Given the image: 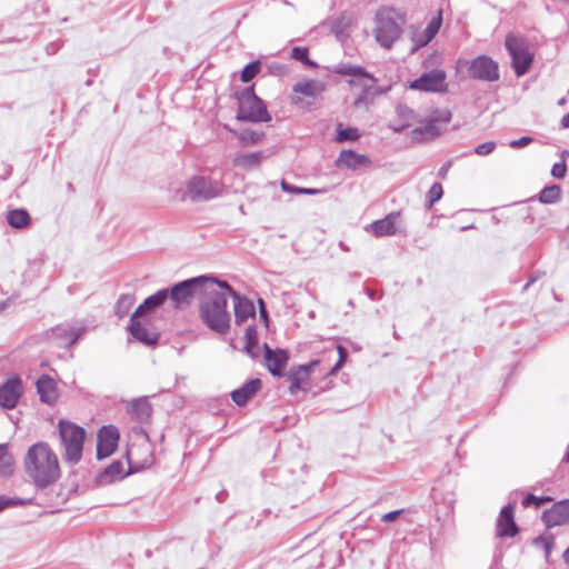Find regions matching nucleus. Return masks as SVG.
<instances>
[{
  "instance_id": "nucleus-44",
  "label": "nucleus",
  "mask_w": 569,
  "mask_h": 569,
  "mask_svg": "<svg viewBox=\"0 0 569 569\" xmlns=\"http://www.w3.org/2000/svg\"><path fill=\"white\" fill-rule=\"evenodd\" d=\"M335 349L337 350V352L339 355V359L336 362V365L329 369V372H328L329 375H335L341 368V366L347 357V351L343 347L338 346V345L336 346L332 343V349L330 351L332 352Z\"/></svg>"
},
{
  "instance_id": "nucleus-1",
  "label": "nucleus",
  "mask_w": 569,
  "mask_h": 569,
  "mask_svg": "<svg viewBox=\"0 0 569 569\" xmlns=\"http://www.w3.org/2000/svg\"><path fill=\"white\" fill-rule=\"evenodd\" d=\"M232 288L226 281L212 278L199 301V318L211 331L224 336L231 327L228 297Z\"/></svg>"
},
{
  "instance_id": "nucleus-16",
  "label": "nucleus",
  "mask_w": 569,
  "mask_h": 569,
  "mask_svg": "<svg viewBox=\"0 0 569 569\" xmlns=\"http://www.w3.org/2000/svg\"><path fill=\"white\" fill-rule=\"evenodd\" d=\"M371 164L369 157L359 154L353 150H342L336 160V166L341 169L356 170L361 167H368Z\"/></svg>"
},
{
  "instance_id": "nucleus-15",
  "label": "nucleus",
  "mask_w": 569,
  "mask_h": 569,
  "mask_svg": "<svg viewBox=\"0 0 569 569\" xmlns=\"http://www.w3.org/2000/svg\"><path fill=\"white\" fill-rule=\"evenodd\" d=\"M229 297L233 299L234 320L237 325L243 323L247 319L254 317L256 309L251 300L240 296L232 289Z\"/></svg>"
},
{
  "instance_id": "nucleus-47",
  "label": "nucleus",
  "mask_w": 569,
  "mask_h": 569,
  "mask_svg": "<svg viewBox=\"0 0 569 569\" xmlns=\"http://www.w3.org/2000/svg\"><path fill=\"white\" fill-rule=\"evenodd\" d=\"M496 149V143L493 141H487L485 143L478 144L475 149V153L478 156H488L493 152Z\"/></svg>"
},
{
  "instance_id": "nucleus-34",
  "label": "nucleus",
  "mask_w": 569,
  "mask_h": 569,
  "mask_svg": "<svg viewBox=\"0 0 569 569\" xmlns=\"http://www.w3.org/2000/svg\"><path fill=\"white\" fill-rule=\"evenodd\" d=\"M134 303V297L131 295H123L119 298L116 305V315L119 318H123L128 315L129 310Z\"/></svg>"
},
{
  "instance_id": "nucleus-28",
  "label": "nucleus",
  "mask_w": 569,
  "mask_h": 569,
  "mask_svg": "<svg viewBox=\"0 0 569 569\" xmlns=\"http://www.w3.org/2000/svg\"><path fill=\"white\" fill-rule=\"evenodd\" d=\"M37 389L43 402L52 403L56 398V387L51 378L43 376L37 381Z\"/></svg>"
},
{
  "instance_id": "nucleus-46",
  "label": "nucleus",
  "mask_w": 569,
  "mask_h": 569,
  "mask_svg": "<svg viewBox=\"0 0 569 569\" xmlns=\"http://www.w3.org/2000/svg\"><path fill=\"white\" fill-rule=\"evenodd\" d=\"M246 337H247V345H246V350L249 355L251 356H254L252 349L253 347L256 346L257 341H256V329L251 326H249L247 329H246Z\"/></svg>"
},
{
  "instance_id": "nucleus-45",
  "label": "nucleus",
  "mask_w": 569,
  "mask_h": 569,
  "mask_svg": "<svg viewBox=\"0 0 569 569\" xmlns=\"http://www.w3.org/2000/svg\"><path fill=\"white\" fill-rule=\"evenodd\" d=\"M550 500H551L550 497H537L535 495H528L522 500V506L523 507H530V506L540 507L541 505H543L545 502H548Z\"/></svg>"
},
{
  "instance_id": "nucleus-56",
  "label": "nucleus",
  "mask_w": 569,
  "mask_h": 569,
  "mask_svg": "<svg viewBox=\"0 0 569 569\" xmlns=\"http://www.w3.org/2000/svg\"><path fill=\"white\" fill-rule=\"evenodd\" d=\"M565 561L569 565V548L563 553Z\"/></svg>"
},
{
  "instance_id": "nucleus-9",
  "label": "nucleus",
  "mask_w": 569,
  "mask_h": 569,
  "mask_svg": "<svg viewBox=\"0 0 569 569\" xmlns=\"http://www.w3.org/2000/svg\"><path fill=\"white\" fill-rule=\"evenodd\" d=\"M366 231L375 237H392L406 233L407 222L401 211H392L382 219H378L366 227Z\"/></svg>"
},
{
  "instance_id": "nucleus-17",
  "label": "nucleus",
  "mask_w": 569,
  "mask_h": 569,
  "mask_svg": "<svg viewBox=\"0 0 569 569\" xmlns=\"http://www.w3.org/2000/svg\"><path fill=\"white\" fill-rule=\"evenodd\" d=\"M126 410L139 422H147L152 413V407L147 397L126 401Z\"/></svg>"
},
{
  "instance_id": "nucleus-39",
  "label": "nucleus",
  "mask_w": 569,
  "mask_h": 569,
  "mask_svg": "<svg viewBox=\"0 0 569 569\" xmlns=\"http://www.w3.org/2000/svg\"><path fill=\"white\" fill-rule=\"evenodd\" d=\"M124 475L123 467L120 461L112 462L109 467L104 469L103 476L109 478V480H116L122 478Z\"/></svg>"
},
{
  "instance_id": "nucleus-3",
  "label": "nucleus",
  "mask_w": 569,
  "mask_h": 569,
  "mask_svg": "<svg viewBox=\"0 0 569 569\" xmlns=\"http://www.w3.org/2000/svg\"><path fill=\"white\" fill-rule=\"evenodd\" d=\"M212 278L200 276L181 281L169 290V301L174 309H182L191 305L194 297H201Z\"/></svg>"
},
{
  "instance_id": "nucleus-48",
  "label": "nucleus",
  "mask_w": 569,
  "mask_h": 569,
  "mask_svg": "<svg viewBox=\"0 0 569 569\" xmlns=\"http://www.w3.org/2000/svg\"><path fill=\"white\" fill-rule=\"evenodd\" d=\"M566 173H567V166H566L565 161L556 162L552 166V169H551L552 177H555L557 179H563L566 177Z\"/></svg>"
},
{
  "instance_id": "nucleus-21",
  "label": "nucleus",
  "mask_w": 569,
  "mask_h": 569,
  "mask_svg": "<svg viewBox=\"0 0 569 569\" xmlns=\"http://www.w3.org/2000/svg\"><path fill=\"white\" fill-rule=\"evenodd\" d=\"M169 298V290L162 289L157 291L154 295L148 297L143 303H141L136 311L133 312V318L146 316L147 313L153 311L156 308L163 305Z\"/></svg>"
},
{
  "instance_id": "nucleus-12",
  "label": "nucleus",
  "mask_w": 569,
  "mask_h": 569,
  "mask_svg": "<svg viewBox=\"0 0 569 569\" xmlns=\"http://www.w3.org/2000/svg\"><path fill=\"white\" fill-rule=\"evenodd\" d=\"M23 393L22 380L18 375H11L0 386V406L4 409H13Z\"/></svg>"
},
{
  "instance_id": "nucleus-49",
  "label": "nucleus",
  "mask_w": 569,
  "mask_h": 569,
  "mask_svg": "<svg viewBox=\"0 0 569 569\" xmlns=\"http://www.w3.org/2000/svg\"><path fill=\"white\" fill-rule=\"evenodd\" d=\"M532 140L533 139L531 137L525 136V137H521L520 139L510 141L509 146L513 149H519V148H523V147L530 144L532 142Z\"/></svg>"
},
{
  "instance_id": "nucleus-14",
  "label": "nucleus",
  "mask_w": 569,
  "mask_h": 569,
  "mask_svg": "<svg viewBox=\"0 0 569 569\" xmlns=\"http://www.w3.org/2000/svg\"><path fill=\"white\" fill-rule=\"evenodd\" d=\"M542 520L547 527L563 526L569 523V499L556 502L542 513Z\"/></svg>"
},
{
  "instance_id": "nucleus-5",
  "label": "nucleus",
  "mask_w": 569,
  "mask_h": 569,
  "mask_svg": "<svg viewBox=\"0 0 569 569\" xmlns=\"http://www.w3.org/2000/svg\"><path fill=\"white\" fill-rule=\"evenodd\" d=\"M59 435L64 448V459L71 465H76L82 457L84 430L69 421L59 422Z\"/></svg>"
},
{
  "instance_id": "nucleus-33",
  "label": "nucleus",
  "mask_w": 569,
  "mask_h": 569,
  "mask_svg": "<svg viewBox=\"0 0 569 569\" xmlns=\"http://www.w3.org/2000/svg\"><path fill=\"white\" fill-rule=\"evenodd\" d=\"M561 196V188L558 184L547 186L539 193V201L545 204L556 203Z\"/></svg>"
},
{
  "instance_id": "nucleus-59",
  "label": "nucleus",
  "mask_w": 569,
  "mask_h": 569,
  "mask_svg": "<svg viewBox=\"0 0 569 569\" xmlns=\"http://www.w3.org/2000/svg\"><path fill=\"white\" fill-rule=\"evenodd\" d=\"M565 102H566L565 98L559 100V104H561V106L565 104Z\"/></svg>"
},
{
  "instance_id": "nucleus-55",
  "label": "nucleus",
  "mask_w": 569,
  "mask_h": 569,
  "mask_svg": "<svg viewBox=\"0 0 569 569\" xmlns=\"http://www.w3.org/2000/svg\"><path fill=\"white\" fill-rule=\"evenodd\" d=\"M259 302L261 305V316L266 318L267 317V312H266V310L263 308V302H262V300H259Z\"/></svg>"
},
{
  "instance_id": "nucleus-27",
  "label": "nucleus",
  "mask_w": 569,
  "mask_h": 569,
  "mask_svg": "<svg viewBox=\"0 0 569 569\" xmlns=\"http://www.w3.org/2000/svg\"><path fill=\"white\" fill-rule=\"evenodd\" d=\"M325 90V84L317 80L300 81L293 86V91L305 97L316 98Z\"/></svg>"
},
{
  "instance_id": "nucleus-7",
  "label": "nucleus",
  "mask_w": 569,
  "mask_h": 569,
  "mask_svg": "<svg viewBox=\"0 0 569 569\" xmlns=\"http://www.w3.org/2000/svg\"><path fill=\"white\" fill-rule=\"evenodd\" d=\"M506 49L511 57L512 68L518 77L528 72L533 57L529 52L527 42L523 38L509 34L505 41Z\"/></svg>"
},
{
  "instance_id": "nucleus-32",
  "label": "nucleus",
  "mask_w": 569,
  "mask_h": 569,
  "mask_svg": "<svg viewBox=\"0 0 569 569\" xmlns=\"http://www.w3.org/2000/svg\"><path fill=\"white\" fill-rule=\"evenodd\" d=\"M14 460L6 443L0 445V476L7 477L13 472Z\"/></svg>"
},
{
  "instance_id": "nucleus-36",
  "label": "nucleus",
  "mask_w": 569,
  "mask_h": 569,
  "mask_svg": "<svg viewBox=\"0 0 569 569\" xmlns=\"http://www.w3.org/2000/svg\"><path fill=\"white\" fill-rule=\"evenodd\" d=\"M359 138L358 129L356 128H341V126L338 127L337 130V138L336 140L338 142H345V141H355Z\"/></svg>"
},
{
  "instance_id": "nucleus-40",
  "label": "nucleus",
  "mask_w": 569,
  "mask_h": 569,
  "mask_svg": "<svg viewBox=\"0 0 569 569\" xmlns=\"http://www.w3.org/2000/svg\"><path fill=\"white\" fill-rule=\"evenodd\" d=\"M291 57L297 60V61H300L307 66H316V63L313 61H311L309 59V53H308V49L305 48V47H295L292 48L291 50Z\"/></svg>"
},
{
  "instance_id": "nucleus-22",
  "label": "nucleus",
  "mask_w": 569,
  "mask_h": 569,
  "mask_svg": "<svg viewBox=\"0 0 569 569\" xmlns=\"http://www.w3.org/2000/svg\"><path fill=\"white\" fill-rule=\"evenodd\" d=\"M320 363V360H312L308 365L299 366L295 371H292L290 375V391L293 392L295 390L302 388V386L308 380L310 371L318 367Z\"/></svg>"
},
{
  "instance_id": "nucleus-30",
  "label": "nucleus",
  "mask_w": 569,
  "mask_h": 569,
  "mask_svg": "<svg viewBox=\"0 0 569 569\" xmlns=\"http://www.w3.org/2000/svg\"><path fill=\"white\" fill-rule=\"evenodd\" d=\"M7 222L12 228L21 229L29 224L30 214L24 209H13L7 213Z\"/></svg>"
},
{
  "instance_id": "nucleus-50",
  "label": "nucleus",
  "mask_w": 569,
  "mask_h": 569,
  "mask_svg": "<svg viewBox=\"0 0 569 569\" xmlns=\"http://www.w3.org/2000/svg\"><path fill=\"white\" fill-rule=\"evenodd\" d=\"M24 501L21 499H11L6 497H0V511L4 510L8 506L11 505H23Z\"/></svg>"
},
{
  "instance_id": "nucleus-38",
  "label": "nucleus",
  "mask_w": 569,
  "mask_h": 569,
  "mask_svg": "<svg viewBox=\"0 0 569 569\" xmlns=\"http://www.w3.org/2000/svg\"><path fill=\"white\" fill-rule=\"evenodd\" d=\"M443 196V189L441 183L435 182L428 193H427V202L428 207L431 208L437 201H439Z\"/></svg>"
},
{
  "instance_id": "nucleus-58",
  "label": "nucleus",
  "mask_w": 569,
  "mask_h": 569,
  "mask_svg": "<svg viewBox=\"0 0 569 569\" xmlns=\"http://www.w3.org/2000/svg\"><path fill=\"white\" fill-rule=\"evenodd\" d=\"M563 461L569 462V452L563 457Z\"/></svg>"
},
{
  "instance_id": "nucleus-37",
  "label": "nucleus",
  "mask_w": 569,
  "mask_h": 569,
  "mask_svg": "<svg viewBox=\"0 0 569 569\" xmlns=\"http://www.w3.org/2000/svg\"><path fill=\"white\" fill-rule=\"evenodd\" d=\"M533 543L537 546V547H540L543 549L545 551V557L546 559L549 558V555L555 546V538L549 535V536H541V537H538L533 540Z\"/></svg>"
},
{
  "instance_id": "nucleus-43",
  "label": "nucleus",
  "mask_w": 569,
  "mask_h": 569,
  "mask_svg": "<svg viewBox=\"0 0 569 569\" xmlns=\"http://www.w3.org/2000/svg\"><path fill=\"white\" fill-rule=\"evenodd\" d=\"M261 133L252 130H244L240 133V140L244 144H256L261 140Z\"/></svg>"
},
{
  "instance_id": "nucleus-10",
  "label": "nucleus",
  "mask_w": 569,
  "mask_h": 569,
  "mask_svg": "<svg viewBox=\"0 0 569 569\" xmlns=\"http://www.w3.org/2000/svg\"><path fill=\"white\" fill-rule=\"evenodd\" d=\"M468 74L471 79L493 82L499 80V66L490 57L482 54L467 61Z\"/></svg>"
},
{
  "instance_id": "nucleus-54",
  "label": "nucleus",
  "mask_w": 569,
  "mask_h": 569,
  "mask_svg": "<svg viewBox=\"0 0 569 569\" xmlns=\"http://www.w3.org/2000/svg\"><path fill=\"white\" fill-rule=\"evenodd\" d=\"M561 126L562 128H569V112L566 113L561 119Z\"/></svg>"
},
{
  "instance_id": "nucleus-31",
  "label": "nucleus",
  "mask_w": 569,
  "mask_h": 569,
  "mask_svg": "<svg viewBox=\"0 0 569 569\" xmlns=\"http://www.w3.org/2000/svg\"><path fill=\"white\" fill-rule=\"evenodd\" d=\"M440 134V130L435 121H429L422 127L415 128L412 130V139L415 140H426L431 139Z\"/></svg>"
},
{
  "instance_id": "nucleus-57",
  "label": "nucleus",
  "mask_w": 569,
  "mask_h": 569,
  "mask_svg": "<svg viewBox=\"0 0 569 569\" xmlns=\"http://www.w3.org/2000/svg\"><path fill=\"white\" fill-rule=\"evenodd\" d=\"M536 281V278L531 277L529 281L526 283L525 289H527L532 282Z\"/></svg>"
},
{
  "instance_id": "nucleus-51",
  "label": "nucleus",
  "mask_w": 569,
  "mask_h": 569,
  "mask_svg": "<svg viewBox=\"0 0 569 569\" xmlns=\"http://www.w3.org/2000/svg\"><path fill=\"white\" fill-rule=\"evenodd\" d=\"M400 513H401V510L390 511L382 516V521H385V522L395 521L399 517Z\"/></svg>"
},
{
  "instance_id": "nucleus-25",
  "label": "nucleus",
  "mask_w": 569,
  "mask_h": 569,
  "mask_svg": "<svg viewBox=\"0 0 569 569\" xmlns=\"http://www.w3.org/2000/svg\"><path fill=\"white\" fill-rule=\"evenodd\" d=\"M335 73L340 76H351L358 78L357 81L376 83V79L372 74L367 72L365 68L355 64H339L335 68Z\"/></svg>"
},
{
  "instance_id": "nucleus-19",
  "label": "nucleus",
  "mask_w": 569,
  "mask_h": 569,
  "mask_svg": "<svg viewBox=\"0 0 569 569\" xmlns=\"http://www.w3.org/2000/svg\"><path fill=\"white\" fill-rule=\"evenodd\" d=\"M264 360L268 370L273 376H281V370L286 367L288 355L284 350H272L268 345H264Z\"/></svg>"
},
{
  "instance_id": "nucleus-23",
  "label": "nucleus",
  "mask_w": 569,
  "mask_h": 569,
  "mask_svg": "<svg viewBox=\"0 0 569 569\" xmlns=\"http://www.w3.org/2000/svg\"><path fill=\"white\" fill-rule=\"evenodd\" d=\"M260 388V379H252L241 388L232 391L231 398L238 406H243L258 392Z\"/></svg>"
},
{
  "instance_id": "nucleus-13",
  "label": "nucleus",
  "mask_w": 569,
  "mask_h": 569,
  "mask_svg": "<svg viewBox=\"0 0 569 569\" xmlns=\"http://www.w3.org/2000/svg\"><path fill=\"white\" fill-rule=\"evenodd\" d=\"M119 431L113 426H104L98 433L97 457L103 459L113 453L118 447Z\"/></svg>"
},
{
  "instance_id": "nucleus-52",
  "label": "nucleus",
  "mask_w": 569,
  "mask_h": 569,
  "mask_svg": "<svg viewBox=\"0 0 569 569\" xmlns=\"http://www.w3.org/2000/svg\"><path fill=\"white\" fill-rule=\"evenodd\" d=\"M451 167V161H448L446 162L438 171V177L440 179H446L447 178V174H448V171Z\"/></svg>"
},
{
  "instance_id": "nucleus-2",
  "label": "nucleus",
  "mask_w": 569,
  "mask_h": 569,
  "mask_svg": "<svg viewBox=\"0 0 569 569\" xmlns=\"http://www.w3.org/2000/svg\"><path fill=\"white\" fill-rule=\"evenodd\" d=\"M23 470L39 489L53 485L61 475L57 453L43 441L28 448L23 458Z\"/></svg>"
},
{
  "instance_id": "nucleus-24",
  "label": "nucleus",
  "mask_w": 569,
  "mask_h": 569,
  "mask_svg": "<svg viewBox=\"0 0 569 569\" xmlns=\"http://www.w3.org/2000/svg\"><path fill=\"white\" fill-rule=\"evenodd\" d=\"M396 113L398 121H395L389 126L395 132H401L406 128L410 127L416 120L415 111L405 104H398Z\"/></svg>"
},
{
  "instance_id": "nucleus-20",
  "label": "nucleus",
  "mask_w": 569,
  "mask_h": 569,
  "mask_svg": "<svg viewBox=\"0 0 569 569\" xmlns=\"http://www.w3.org/2000/svg\"><path fill=\"white\" fill-rule=\"evenodd\" d=\"M518 528L513 520V507L508 505L502 508L497 522V535L499 537H512Z\"/></svg>"
},
{
  "instance_id": "nucleus-35",
  "label": "nucleus",
  "mask_w": 569,
  "mask_h": 569,
  "mask_svg": "<svg viewBox=\"0 0 569 569\" xmlns=\"http://www.w3.org/2000/svg\"><path fill=\"white\" fill-rule=\"evenodd\" d=\"M281 189L284 192L293 194H319L322 192L320 189L296 187L288 183L286 180L281 181Z\"/></svg>"
},
{
  "instance_id": "nucleus-41",
  "label": "nucleus",
  "mask_w": 569,
  "mask_h": 569,
  "mask_svg": "<svg viewBox=\"0 0 569 569\" xmlns=\"http://www.w3.org/2000/svg\"><path fill=\"white\" fill-rule=\"evenodd\" d=\"M259 71H260V63L258 61L248 63L241 72V81L242 82L251 81L257 76V73Z\"/></svg>"
},
{
  "instance_id": "nucleus-18",
  "label": "nucleus",
  "mask_w": 569,
  "mask_h": 569,
  "mask_svg": "<svg viewBox=\"0 0 569 569\" xmlns=\"http://www.w3.org/2000/svg\"><path fill=\"white\" fill-rule=\"evenodd\" d=\"M130 322L129 330L134 339L146 346H152L158 342L159 335L153 329L143 326L137 318H133V315Z\"/></svg>"
},
{
  "instance_id": "nucleus-42",
  "label": "nucleus",
  "mask_w": 569,
  "mask_h": 569,
  "mask_svg": "<svg viewBox=\"0 0 569 569\" xmlns=\"http://www.w3.org/2000/svg\"><path fill=\"white\" fill-rule=\"evenodd\" d=\"M440 23H441L440 22V18L432 19L430 21V23L427 26V28L425 30V41H423V43H428L429 41H431L436 37V34L439 31Z\"/></svg>"
},
{
  "instance_id": "nucleus-53",
  "label": "nucleus",
  "mask_w": 569,
  "mask_h": 569,
  "mask_svg": "<svg viewBox=\"0 0 569 569\" xmlns=\"http://www.w3.org/2000/svg\"><path fill=\"white\" fill-rule=\"evenodd\" d=\"M81 335L82 331H76V329H71L69 332V342L74 343Z\"/></svg>"
},
{
  "instance_id": "nucleus-6",
  "label": "nucleus",
  "mask_w": 569,
  "mask_h": 569,
  "mask_svg": "<svg viewBox=\"0 0 569 569\" xmlns=\"http://www.w3.org/2000/svg\"><path fill=\"white\" fill-rule=\"evenodd\" d=\"M376 40L386 49L399 39L401 34V23L397 20V13L391 9H385L377 13L376 17Z\"/></svg>"
},
{
  "instance_id": "nucleus-8",
  "label": "nucleus",
  "mask_w": 569,
  "mask_h": 569,
  "mask_svg": "<svg viewBox=\"0 0 569 569\" xmlns=\"http://www.w3.org/2000/svg\"><path fill=\"white\" fill-rule=\"evenodd\" d=\"M224 184L220 180L209 177H192L187 184V194L196 201H206L220 197L223 193Z\"/></svg>"
},
{
  "instance_id": "nucleus-11",
  "label": "nucleus",
  "mask_w": 569,
  "mask_h": 569,
  "mask_svg": "<svg viewBox=\"0 0 569 569\" xmlns=\"http://www.w3.org/2000/svg\"><path fill=\"white\" fill-rule=\"evenodd\" d=\"M446 72L435 69L422 73L419 78L410 83V89L426 92H442L447 89Z\"/></svg>"
},
{
  "instance_id": "nucleus-4",
  "label": "nucleus",
  "mask_w": 569,
  "mask_h": 569,
  "mask_svg": "<svg viewBox=\"0 0 569 569\" xmlns=\"http://www.w3.org/2000/svg\"><path fill=\"white\" fill-rule=\"evenodd\" d=\"M238 100V120L247 122H268L271 120L264 102L256 96L252 87L246 88Z\"/></svg>"
},
{
  "instance_id": "nucleus-29",
  "label": "nucleus",
  "mask_w": 569,
  "mask_h": 569,
  "mask_svg": "<svg viewBox=\"0 0 569 569\" xmlns=\"http://www.w3.org/2000/svg\"><path fill=\"white\" fill-rule=\"evenodd\" d=\"M349 84L361 87V93L356 98V100L353 102L356 108L367 104L368 96H376L380 92L379 89L375 86V83H367V82L350 80Z\"/></svg>"
},
{
  "instance_id": "nucleus-26",
  "label": "nucleus",
  "mask_w": 569,
  "mask_h": 569,
  "mask_svg": "<svg viewBox=\"0 0 569 569\" xmlns=\"http://www.w3.org/2000/svg\"><path fill=\"white\" fill-rule=\"evenodd\" d=\"M262 159V152L238 153L233 158V164L238 168L250 170L258 167Z\"/></svg>"
}]
</instances>
